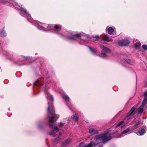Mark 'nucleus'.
I'll list each match as a JSON object with an SVG mask.
<instances>
[{"label":"nucleus","instance_id":"22","mask_svg":"<svg viewBox=\"0 0 147 147\" xmlns=\"http://www.w3.org/2000/svg\"><path fill=\"white\" fill-rule=\"evenodd\" d=\"M107 53H104V52H102L100 56L102 58H106L107 57Z\"/></svg>","mask_w":147,"mask_h":147},{"label":"nucleus","instance_id":"2","mask_svg":"<svg viewBox=\"0 0 147 147\" xmlns=\"http://www.w3.org/2000/svg\"><path fill=\"white\" fill-rule=\"evenodd\" d=\"M109 131L106 132L105 133L96 136L95 138L93 141L95 143H97L100 142L105 144L111 140L113 137L112 135L113 134H109Z\"/></svg>","mask_w":147,"mask_h":147},{"label":"nucleus","instance_id":"16","mask_svg":"<svg viewBox=\"0 0 147 147\" xmlns=\"http://www.w3.org/2000/svg\"><path fill=\"white\" fill-rule=\"evenodd\" d=\"M71 117L73 120L75 121H77L78 119V115L76 113L73 114Z\"/></svg>","mask_w":147,"mask_h":147},{"label":"nucleus","instance_id":"30","mask_svg":"<svg viewBox=\"0 0 147 147\" xmlns=\"http://www.w3.org/2000/svg\"><path fill=\"white\" fill-rule=\"evenodd\" d=\"M86 145H85L83 143H81L79 145V147H85Z\"/></svg>","mask_w":147,"mask_h":147},{"label":"nucleus","instance_id":"21","mask_svg":"<svg viewBox=\"0 0 147 147\" xmlns=\"http://www.w3.org/2000/svg\"><path fill=\"white\" fill-rule=\"evenodd\" d=\"M0 35L2 37H4L6 36V33L4 30L0 31Z\"/></svg>","mask_w":147,"mask_h":147},{"label":"nucleus","instance_id":"28","mask_svg":"<svg viewBox=\"0 0 147 147\" xmlns=\"http://www.w3.org/2000/svg\"><path fill=\"white\" fill-rule=\"evenodd\" d=\"M139 123L138 122L137 123L134 125V127L133 129H136L138 127V125H139Z\"/></svg>","mask_w":147,"mask_h":147},{"label":"nucleus","instance_id":"17","mask_svg":"<svg viewBox=\"0 0 147 147\" xmlns=\"http://www.w3.org/2000/svg\"><path fill=\"white\" fill-rule=\"evenodd\" d=\"M109 39V37L107 36L106 35H105L102 38V39L101 40V42L105 43V41H108V40Z\"/></svg>","mask_w":147,"mask_h":147},{"label":"nucleus","instance_id":"12","mask_svg":"<svg viewBox=\"0 0 147 147\" xmlns=\"http://www.w3.org/2000/svg\"><path fill=\"white\" fill-rule=\"evenodd\" d=\"M71 142V140L69 139H68L65 141L62 144V146L63 147H65L69 145Z\"/></svg>","mask_w":147,"mask_h":147},{"label":"nucleus","instance_id":"14","mask_svg":"<svg viewBox=\"0 0 147 147\" xmlns=\"http://www.w3.org/2000/svg\"><path fill=\"white\" fill-rule=\"evenodd\" d=\"M100 49L102 50V52H105L106 53H107L110 52V50L109 48L104 47L103 46L100 45Z\"/></svg>","mask_w":147,"mask_h":147},{"label":"nucleus","instance_id":"23","mask_svg":"<svg viewBox=\"0 0 147 147\" xmlns=\"http://www.w3.org/2000/svg\"><path fill=\"white\" fill-rule=\"evenodd\" d=\"M63 97L65 100L67 101H69V100L70 98L67 95L65 94L63 95Z\"/></svg>","mask_w":147,"mask_h":147},{"label":"nucleus","instance_id":"39","mask_svg":"<svg viewBox=\"0 0 147 147\" xmlns=\"http://www.w3.org/2000/svg\"><path fill=\"white\" fill-rule=\"evenodd\" d=\"M86 40H84V41H86Z\"/></svg>","mask_w":147,"mask_h":147},{"label":"nucleus","instance_id":"8","mask_svg":"<svg viewBox=\"0 0 147 147\" xmlns=\"http://www.w3.org/2000/svg\"><path fill=\"white\" fill-rule=\"evenodd\" d=\"M115 28H113L112 27H107L106 29V31L107 32L108 34H115L116 32L115 30Z\"/></svg>","mask_w":147,"mask_h":147},{"label":"nucleus","instance_id":"32","mask_svg":"<svg viewBox=\"0 0 147 147\" xmlns=\"http://www.w3.org/2000/svg\"><path fill=\"white\" fill-rule=\"evenodd\" d=\"M62 134V133L61 132H59V136H61Z\"/></svg>","mask_w":147,"mask_h":147},{"label":"nucleus","instance_id":"4","mask_svg":"<svg viewBox=\"0 0 147 147\" xmlns=\"http://www.w3.org/2000/svg\"><path fill=\"white\" fill-rule=\"evenodd\" d=\"M35 25L37 26L40 29L44 30H53V25L47 24H42L41 23H38L37 22L35 24Z\"/></svg>","mask_w":147,"mask_h":147},{"label":"nucleus","instance_id":"13","mask_svg":"<svg viewBox=\"0 0 147 147\" xmlns=\"http://www.w3.org/2000/svg\"><path fill=\"white\" fill-rule=\"evenodd\" d=\"M61 26L59 25L55 24L53 25V30L55 31H59L61 29Z\"/></svg>","mask_w":147,"mask_h":147},{"label":"nucleus","instance_id":"15","mask_svg":"<svg viewBox=\"0 0 147 147\" xmlns=\"http://www.w3.org/2000/svg\"><path fill=\"white\" fill-rule=\"evenodd\" d=\"M89 133L91 135H93L97 134L98 132V131L94 128H90L89 129Z\"/></svg>","mask_w":147,"mask_h":147},{"label":"nucleus","instance_id":"35","mask_svg":"<svg viewBox=\"0 0 147 147\" xmlns=\"http://www.w3.org/2000/svg\"><path fill=\"white\" fill-rule=\"evenodd\" d=\"M84 37L85 38H88V36H84Z\"/></svg>","mask_w":147,"mask_h":147},{"label":"nucleus","instance_id":"7","mask_svg":"<svg viewBox=\"0 0 147 147\" xmlns=\"http://www.w3.org/2000/svg\"><path fill=\"white\" fill-rule=\"evenodd\" d=\"M146 131V127L143 126L139 130L135 132V133L138 135L141 136L145 134Z\"/></svg>","mask_w":147,"mask_h":147},{"label":"nucleus","instance_id":"34","mask_svg":"<svg viewBox=\"0 0 147 147\" xmlns=\"http://www.w3.org/2000/svg\"><path fill=\"white\" fill-rule=\"evenodd\" d=\"M59 139V138H57L56 139V140H55V142H56V141H57V140H58L59 139Z\"/></svg>","mask_w":147,"mask_h":147},{"label":"nucleus","instance_id":"19","mask_svg":"<svg viewBox=\"0 0 147 147\" xmlns=\"http://www.w3.org/2000/svg\"><path fill=\"white\" fill-rule=\"evenodd\" d=\"M140 45L139 42H137L134 44V47L136 50L138 49L140 47Z\"/></svg>","mask_w":147,"mask_h":147},{"label":"nucleus","instance_id":"5","mask_svg":"<svg viewBox=\"0 0 147 147\" xmlns=\"http://www.w3.org/2000/svg\"><path fill=\"white\" fill-rule=\"evenodd\" d=\"M147 102V91H146L144 93V98L142 102L141 106L138 109V113H142L144 109V108Z\"/></svg>","mask_w":147,"mask_h":147},{"label":"nucleus","instance_id":"11","mask_svg":"<svg viewBox=\"0 0 147 147\" xmlns=\"http://www.w3.org/2000/svg\"><path fill=\"white\" fill-rule=\"evenodd\" d=\"M83 35V33L77 34L74 35H72L71 36L68 37V38L69 39H76V38H79Z\"/></svg>","mask_w":147,"mask_h":147},{"label":"nucleus","instance_id":"6","mask_svg":"<svg viewBox=\"0 0 147 147\" xmlns=\"http://www.w3.org/2000/svg\"><path fill=\"white\" fill-rule=\"evenodd\" d=\"M12 4L15 6V7H17L20 11L21 13H24L26 16L28 17V18H31V17L30 15L25 9L20 6H18V7H17V3L14 1H12Z\"/></svg>","mask_w":147,"mask_h":147},{"label":"nucleus","instance_id":"27","mask_svg":"<svg viewBox=\"0 0 147 147\" xmlns=\"http://www.w3.org/2000/svg\"><path fill=\"white\" fill-rule=\"evenodd\" d=\"M142 47L144 50L146 51L147 50V45H142Z\"/></svg>","mask_w":147,"mask_h":147},{"label":"nucleus","instance_id":"40","mask_svg":"<svg viewBox=\"0 0 147 147\" xmlns=\"http://www.w3.org/2000/svg\"><path fill=\"white\" fill-rule=\"evenodd\" d=\"M58 142V140H57V141H56V142Z\"/></svg>","mask_w":147,"mask_h":147},{"label":"nucleus","instance_id":"37","mask_svg":"<svg viewBox=\"0 0 147 147\" xmlns=\"http://www.w3.org/2000/svg\"><path fill=\"white\" fill-rule=\"evenodd\" d=\"M67 105V106H68V107H69L70 109H71V108L69 107V106H68V105Z\"/></svg>","mask_w":147,"mask_h":147},{"label":"nucleus","instance_id":"29","mask_svg":"<svg viewBox=\"0 0 147 147\" xmlns=\"http://www.w3.org/2000/svg\"><path fill=\"white\" fill-rule=\"evenodd\" d=\"M9 0H2V2L3 3H6L7 2H9V3H11V1H10V0H9Z\"/></svg>","mask_w":147,"mask_h":147},{"label":"nucleus","instance_id":"9","mask_svg":"<svg viewBox=\"0 0 147 147\" xmlns=\"http://www.w3.org/2000/svg\"><path fill=\"white\" fill-rule=\"evenodd\" d=\"M129 42V40L123 39L119 40L118 42V45L120 46H126L128 44Z\"/></svg>","mask_w":147,"mask_h":147},{"label":"nucleus","instance_id":"10","mask_svg":"<svg viewBox=\"0 0 147 147\" xmlns=\"http://www.w3.org/2000/svg\"><path fill=\"white\" fill-rule=\"evenodd\" d=\"M130 129L129 128H127L126 129L123 130L119 135L116 136L117 138H120L122 136H125L129 133Z\"/></svg>","mask_w":147,"mask_h":147},{"label":"nucleus","instance_id":"18","mask_svg":"<svg viewBox=\"0 0 147 147\" xmlns=\"http://www.w3.org/2000/svg\"><path fill=\"white\" fill-rule=\"evenodd\" d=\"M97 145V144L95 143L93 140L92 141L90 144L87 145H86L85 147H92L93 146H96Z\"/></svg>","mask_w":147,"mask_h":147},{"label":"nucleus","instance_id":"31","mask_svg":"<svg viewBox=\"0 0 147 147\" xmlns=\"http://www.w3.org/2000/svg\"><path fill=\"white\" fill-rule=\"evenodd\" d=\"M64 125V123H63L62 122H60L59 123V127H61L63 126Z\"/></svg>","mask_w":147,"mask_h":147},{"label":"nucleus","instance_id":"38","mask_svg":"<svg viewBox=\"0 0 147 147\" xmlns=\"http://www.w3.org/2000/svg\"><path fill=\"white\" fill-rule=\"evenodd\" d=\"M102 146L101 145H100V147H102Z\"/></svg>","mask_w":147,"mask_h":147},{"label":"nucleus","instance_id":"33","mask_svg":"<svg viewBox=\"0 0 147 147\" xmlns=\"http://www.w3.org/2000/svg\"><path fill=\"white\" fill-rule=\"evenodd\" d=\"M60 34L61 37H62L63 36V35L62 34Z\"/></svg>","mask_w":147,"mask_h":147},{"label":"nucleus","instance_id":"24","mask_svg":"<svg viewBox=\"0 0 147 147\" xmlns=\"http://www.w3.org/2000/svg\"><path fill=\"white\" fill-rule=\"evenodd\" d=\"M34 85H35L38 86H40L41 85V84L38 80H37L34 83Z\"/></svg>","mask_w":147,"mask_h":147},{"label":"nucleus","instance_id":"26","mask_svg":"<svg viewBox=\"0 0 147 147\" xmlns=\"http://www.w3.org/2000/svg\"><path fill=\"white\" fill-rule=\"evenodd\" d=\"M125 61L127 63L131 65H132L133 64V62L129 59H126Z\"/></svg>","mask_w":147,"mask_h":147},{"label":"nucleus","instance_id":"25","mask_svg":"<svg viewBox=\"0 0 147 147\" xmlns=\"http://www.w3.org/2000/svg\"><path fill=\"white\" fill-rule=\"evenodd\" d=\"M99 38V36H92V40L94 41L97 40Z\"/></svg>","mask_w":147,"mask_h":147},{"label":"nucleus","instance_id":"20","mask_svg":"<svg viewBox=\"0 0 147 147\" xmlns=\"http://www.w3.org/2000/svg\"><path fill=\"white\" fill-rule=\"evenodd\" d=\"M89 48L90 51L93 55H97V52L95 50L90 47H89Z\"/></svg>","mask_w":147,"mask_h":147},{"label":"nucleus","instance_id":"3","mask_svg":"<svg viewBox=\"0 0 147 147\" xmlns=\"http://www.w3.org/2000/svg\"><path fill=\"white\" fill-rule=\"evenodd\" d=\"M135 110V108L134 107H133L129 112L128 115L125 117L124 121H121L115 124L114 126L115 127H117L121 125V128L124 127L128 124L129 122L130 119L134 117Z\"/></svg>","mask_w":147,"mask_h":147},{"label":"nucleus","instance_id":"36","mask_svg":"<svg viewBox=\"0 0 147 147\" xmlns=\"http://www.w3.org/2000/svg\"><path fill=\"white\" fill-rule=\"evenodd\" d=\"M146 86L147 87V82H146L145 84Z\"/></svg>","mask_w":147,"mask_h":147},{"label":"nucleus","instance_id":"1","mask_svg":"<svg viewBox=\"0 0 147 147\" xmlns=\"http://www.w3.org/2000/svg\"><path fill=\"white\" fill-rule=\"evenodd\" d=\"M45 94L46 95L47 98L48 99V104L49 107L47 112V115L49 117V127L51 128H54L55 130L49 132V134L50 135L55 137L57 135L56 132L59 131V129L58 127L54 126L55 124V121L59 118V115L58 114L55 113V111L53 106V98L52 95H50L47 91H45Z\"/></svg>","mask_w":147,"mask_h":147}]
</instances>
